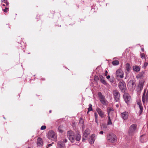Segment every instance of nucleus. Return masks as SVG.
Here are the masks:
<instances>
[{
  "instance_id": "1",
  "label": "nucleus",
  "mask_w": 148,
  "mask_h": 148,
  "mask_svg": "<svg viewBox=\"0 0 148 148\" xmlns=\"http://www.w3.org/2000/svg\"><path fill=\"white\" fill-rule=\"evenodd\" d=\"M67 136L71 142H74L75 140L79 141L81 139V135L78 131L77 132V135L75 136L72 131H69L67 132Z\"/></svg>"
},
{
  "instance_id": "2",
  "label": "nucleus",
  "mask_w": 148,
  "mask_h": 148,
  "mask_svg": "<svg viewBox=\"0 0 148 148\" xmlns=\"http://www.w3.org/2000/svg\"><path fill=\"white\" fill-rule=\"evenodd\" d=\"M107 140L111 143H115L117 141V137L113 133H111L107 135Z\"/></svg>"
},
{
  "instance_id": "3",
  "label": "nucleus",
  "mask_w": 148,
  "mask_h": 148,
  "mask_svg": "<svg viewBox=\"0 0 148 148\" xmlns=\"http://www.w3.org/2000/svg\"><path fill=\"white\" fill-rule=\"evenodd\" d=\"M112 95L114 100L119 102L120 97V94L117 90H114L112 91Z\"/></svg>"
},
{
  "instance_id": "4",
  "label": "nucleus",
  "mask_w": 148,
  "mask_h": 148,
  "mask_svg": "<svg viewBox=\"0 0 148 148\" xmlns=\"http://www.w3.org/2000/svg\"><path fill=\"white\" fill-rule=\"evenodd\" d=\"M137 128V125L136 124H133L131 125L129 128L128 133L130 135H132L136 131Z\"/></svg>"
},
{
  "instance_id": "5",
  "label": "nucleus",
  "mask_w": 148,
  "mask_h": 148,
  "mask_svg": "<svg viewBox=\"0 0 148 148\" xmlns=\"http://www.w3.org/2000/svg\"><path fill=\"white\" fill-rule=\"evenodd\" d=\"M119 87L121 92H125L126 86L124 82L120 81L119 84Z\"/></svg>"
},
{
  "instance_id": "6",
  "label": "nucleus",
  "mask_w": 148,
  "mask_h": 148,
  "mask_svg": "<svg viewBox=\"0 0 148 148\" xmlns=\"http://www.w3.org/2000/svg\"><path fill=\"white\" fill-rule=\"evenodd\" d=\"M48 137L49 139L53 140L56 138V136L54 131L51 130L48 133Z\"/></svg>"
},
{
  "instance_id": "7",
  "label": "nucleus",
  "mask_w": 148,
  "mask_h": 148,
  "mask_svg": "<svg viewBox=\"0 0 148 148\" xmlns=\"http://www.w3.org/2000/svg\"><path fill=\"white\" fill-rule=\"evenodd\" d=\"M98 94L101 103L103 105H105L107 101L105 96L103 95L101 92H99Z\"/></svg>"
},
{
  "instance_id": "8",
  "label": "nucleus",
  "mask_w": 148,
  "mask_h": 148,
  "mask_svg": "<svg viewBox=\"0 0 148 148\" xmlns=\"http://www.w3.org/2000/svg\"><path fill=\"white\" fill-rule=\"evenodd\" d=\"M123 75L124 73L121 69H118L116 71V77L123 78Z\"/></svg>"
},
{
  "instance_id": "9",
  "label": "nucleus",
  "mask_w": 148,
  "mask_h": 148,
  "mask_svg": "<svg viewBox=\"0 0 148 148\" xmlns=\"http://www.w3.org/2000/svg\"><path fill=\"white\" fill-rule=\"evenodd\" d=\"M146 91V90H145L142 96V101L144 104L145 102L147 101L148 99V91H147L145 95Z\"/></svg>"
},
{
  "instance_id": "10",
  "label": "nucleus",
  "mask_w": 148,
  "mask_h": 148,
  "mask_svg": "<svg viewBox=\"0 0 148 148\" xmlns=\"http://www.w3.org/2000/svg\"><path fill=\"white\" fill-rule=\"evenodd\" d=\"M96 111L98 113L99 116L101 118H103L105 116L104 112H103L100 108H96Z\"/></svg>"
},
{
  "instance_id": "11",
  "label": "nucleus",
  "mask_w": 148,
  "mask_h": 148,
  "mask_svg": "<svg viewBox=\"0 0 148 148\" xmlns=\"http://www.w3.org/2000/svg\"><path fill=\"white\" fill-rule=\"evenodd\" d=\"M123 97L125 102L128 103L130 99V97L129 94L127 93H124L123 95Z\"/></svg>"
},
{
  "instance_id": "12",
  "label": "nucleus",
  "mask_w": 148,
  "mask_h": 148,
  "mask_svg": "<svg viewBox=\"0 0 148 148\" xmlns=\"http://www.w3.org/2000/svg\"><path fill=\"white\" fill-rule=\"evenodd\" d=\"M137 104L139 106L140 109L139 114H141L143 110V108L141 103V101L140 100H137Z\"/></svg>"
},
{
  "instance_id": "13",
  "label": "nucleus",
  "mask_w": 148,
  "mask_h": 148,
  "mask_svg": "<svg viewBox=\"0 0 148 148\" xmlns=\"http://www.w3.org/2000/svg\"><path fill=\"white\" fill-rule=\"evenodd\" d=\"M135 82L134 80H131L128 82L127 86L130 89L133 88L135 86Z\"/></svg>"
},
{
  "instance_id": "14",
  "label": "nucleus",
  "mask_w": 148,
  "mask_h": 148,
  "mask_svg": "<svg viewBox=\"0 0 148 148\" xmlns=\"http://www.w3.org/2000/svg\"><path fill=\"white\" fill-rule=\"evenodd\" d=\"M122 118L124 120H127L128 117V114L127 112H124L121 114Z\"/></svg>"
},
{
  "instance_id": "15",
  "label": "nucleus",
  "mask_w": 148,
  "mask_h": 148,
  "mask_svg": "<svg viewBox=\"0 0 148 148\" xmlns=\"http://www.w3.org/2000/svg\"><path fill=\"white\" fill-rule=\"evenodd\" d=\"M37 144L38 146H42L43 145V141L42 140L40 137L38 138L37 141Z\"/></svg>"
},
{
  "instance_id": "16",
  "label": "nucleus",
  "mask_w": 148,
  "mask_h": 148,
  "mask_svg": "<svg viewBox=\"0 0 148 148\" xmlns=\"http://www.w3.org/2000/svg\"><path fill=\"white\" fill-rule=\"evenodd\" d=\"M58 148H65V145L62 141H60L58 143Z\"/></svg>"
},
{
  "instance_id": "17",
  "label": "nucleus",
  "mask_w": 148,
  "mask_h": 148,
  "mask_svg": "<svg viewBox=\"0 0 148 148\" xmlns=\"http://www.w3.org/2000/svg\"><path fill=\"white\" fill-rule=\"evenodd\" d=\"M95 137V134H92L90 138V140L89 143L91 144H93L94 142Z\"/></svg>"
},
{
  "instance_id": "18",
  "label": "nucleus",
  "mask_w": 148,
  "mask_h": 148,
  "mask_svg": "<svg viewBox=\"0 0 148 148\" xmlns=\"http://www.w3.org/2000/svg\"><path fill=\"white\" fill-rule=\"evenodd\" d=\"M90 130L88 129H86L84 132V137H87L90 134Z\"/></svg>"
},
{
  "instance_id": "19",
  "label": "nucleus",
  "mask_w": 148,
  "mask_h": 148,
  "mask_svg": "<svg viewBox=\"0 0 148 148\" xmlns=\"http://www.w3.org/2000/svg\"><path fill=\"white\" fill-rule=\"evenodd\" d=\"M107 112L108 113V116H112V114L114 112V111L112 110L111 108H110L108 109Z\"/></svg>"
},
{
  "instance_id": "20",
  "label": "nucleus",
  "mask_w": 148,
  "mask_h": 148,
  "mask_svg": "<svg viewBox=\"0 0 148 148\" xmlns=\"http://www.w3.org/2000/svg\"><path fill=\"white\" fill-rule=\"evenodd\" d=\"M133 69L134 71L138 72L140 71V68L138 66L136 65L133 66Z\"/></svg>"
},
{
  "instance_id": "21",
  "label": "nucleus",
  "mask_w": 148,
  "mask_h": 148,
  "mask_svg": "<svg viewBox=\"0 0 148 148\" xmlns=\"http://www.w3.org/2000/svg\"><path fill=\"white\" fill-rule=\"evenodd\" d=\"M126 70L128 72H129L131 69V66L130 65L129 63H127L126 64Z\"/></svg>"
},
{
  "instance_id": "22",
  "label": "nucleus",
  "mask_w": 148,
  "mask_h": 148,
  "mask_svg": "<svg viewBox=\"0 0 148 148\" xmlns=\"http://www.w3.org/2000/svg\"><path fill=\"white\" fill-rule=\"evenodd\" d=\"M145 136L144 135H142L141 136L140 138V141L142 143L146 141V139L144 137Z\"/></svg>"
},
{
  "instance_id": "23",
  "label": "nucleus",
  "mask_w": 148,
  "mask_h": 148,
  "mask_svg": "<svg viewBox=\"0 0 148 148\" xmlns=\"http://www.w3.org/2000/svg\"><path fill=\"white\" fill-rule=\"evenodd\" d=\"M112 64L114 65H118L119 64L118 60H114L112 62Z\"/></svg>"
},
{
  "instance_id": "24",
  "label": "nucleus",
  "mask_w": 148,
  "mask_h": 148,
  "mask_svg": "<svg viewBox=\"0 0 148 148\" xmlns=\"http://www.w3.org/2000/svg\"><path fill=\"white\" fill-rule=\"evenodd\" d=\"M63 126H60L58 127V130L60 132H63Z\"/></svg>"
},
{
  "instance_id": "25",
  "label": "nucleus",
  "mask_w": 148,
  "mask_h": 148,
  "mask_svg": "<svg viewBox=\"0 0 148 148\" xmlns=\"http://www.w3.org/2000/svg\"><path fill=\"white\" fill-rule=\"evenodd\" d=\"M101 128L102 130L105 131L107 129V126L106 125L103 124L102 125Z\"/></svg>"
},
{
  "instance_id": "26",
  "label": "nucleus",
  "mask_w": 148,
  "mask_h": 148,
  "mask_svg": "<svg viewBox=\"0 0 148 148\" xmlns=\"http://www.w3.org/2000/svg\"><path fill=\"white\" fill-rule=\"evenodd\" d=\"M92 105L91 104H90L89 105V108H88V111L87 113H88L89 111H92Z\"/></svg>"
},
{
  "instance_id": "27",
  "label": "nucleus",
  "mask_w": 148,
  "mask_h": 148,
  "mask_svg": "<svg viewBox=\"0 0 148 148\" xmlns=\"http://www.w3.org/2000/svg\"><path fill=\"white\" fill-rule=\"evenodd\" d=\"M108 116V125H110L112 124V123L111 121V120L110 119V116Z\"/></svg>"
},
{
  "instance_id": "28",
  "label": "nucleus",
  "mask_w": 148,
  "mask_h": 148,
  "mask_svg": "<svg viewBox=\"0 0 148 148\" xmlns=\"http://www.w3.org/2000/svg\"><path fill=\"white\" fill-rule=\"evenodd\" d=\"M94 80L96 82H98L99 79L98 76H97L95 75L94 76Z\"/></svg>"
},
{
  "instance_id": "29",
  "label": "nucleus",
  "mask_w": 148,
  "mask_h": 148,
  "mask_svg": "<svg viewBox=\"0 0 148 148\" xmlns=\"http://www.w3.org/2000/svg\"><path fill=\"white\" fill-rule=\"evenodd\" d=\"M141 58L142 59H145V54L144 53H141L140 54Z\"/></svg>"
},
{
  "instance_id": "30",
  "label": "nucleus",
  "mask_w": 148,
  "mask_h": 148,
  "mask_svg": "<svg viewBox=\"0 0 148 148\" xmlns=\"http://www.w3.org/2000/svg\"><path fill=\"white\" fill-rule=\"evenodd\" d=\"M101 82L105 85H107V83L104 79L102 80Z\"/></svg>"
},
{
  "instance_id": "31",
  "label": "nucleus",
  "mask_w": 148,
  "mask_h": 148,
  "mask_svg": "<svg viewBox=\"0 0 148 148\" xmlns=\"http://www.w3.org/2000/svg\"><path fill=\"white\" fill-rule=\"evenodd\" d=\"M46 126L45 125H43L41 127L40 129L41 130H44L46 129Z\"/></svg>"
},
{
  "instance_id": "32",
  "label": "nucleus",
  "mask_w": 148,
  "mask_h": 148,
  "mask_svg": "<svg viewBox=\"0 0 148 148\" xmlns=\"http://www.w3.org/2000/svg\"><path fill=\"white\" fill-rule=\"evenodd\" d=\"M8 10V8L6 7L5 9L3 10V11L4 12H7Z\"/></svg>"
},
{
  "instance_id": "33",
  "label": "nucleus",
  "mask_w": 148,
  "mask_h": 148,
  "mask_svg": "<svg viewBox=\"0 0 148 148\" xmlns=\"http://www.w3.org/2000/svg\"><path fill=\"white\" fill-rule=\"evenodd\" d=\"M140 86L141 89L143 88V83H140Z\"/></svg>"
},
{
  "instance_id": "34",
  "label": "nucleus",
  "mask_w": 148,
  "mask_h": 148,
  "mask_svg": "<svg viewBox=\"0 0 148 148\" xmlns=\"http://www.w3.org/2000/svg\"><path fill=\"white\" fill-rule=\"evenodd\" d=\"M94 115L95 119H97L98 116L97 113L96 112H95L94 113Z\"/></svg>"
},
{
  "instance_id": "35",
  "label": "nucleus",
  "mask_w": 148,
  "mask_h": 148,
  "mask_svg": "<svg viewBox=\"0 0 148 148\" xmlns=\"http://www.w3.org/2000/svg\"><path fill=\"white\" fill-rule=\"evenodd\" d=\"M100 81H101L103 79V77L102 75H100L99 76Z\"/></svg>"
},
{
  "instance_id": "36",
  "label": "nucleus",
  "mask_w": 148,
  "mask_h": 148,
  "mask_svg": "<svg viewBox=\"0 0 148 148\" xmlns=\"http://www.w3.org/2000/svg\"><path fill=\"white\" fill-rule=\"evenodd\" d=\"M53 143H52L51 144H49L48 145H47L46 148H48L49 147H50V146H52V144Z\"/></svg>"
},
{
  "instance_id": "37",
  "label": "nucleus",
  "mask_w": 148,
  "mask_h": 148,
  "mask_svg": "<svg viewBox=\"0 0 148 148\" xmlns=\"http://www.w3.org/2000/svg\"><path fill=\"white\" fill-rule=\"evenodd\" d=\"M95 121L96 123H97V125H98L99 124L98 121V119H95Z\"/></svg>"
},
{
  "instance_id": "38",
  "label": "nucleus",
  "mask_w": 148,
  "mask_h": 148,
  "mask_svg": "<svg viewBox=\"0 0 148 148\" xmlns=\"http://www.w3.org/2000/svg\"><path fill=\"white\" fill-rule=\"evenodd\" d=\"M148 64V63H145L144 64V66L145 67H146V66Z\"/></svg>"
},
{
  "instance_id": "39",
  "label": "nucleus",
  "mask_w": 148,
  "mask_h": 148,
  "mask_svg": "<svg viewBox=\"0 0 148 148\" xmlns=\"http://www.w3.org/2000/svg\"><path fill=\"white\" fill-rule=\"evenodd\" d=\"M108 73V72L107 71H105V75L106 76L107 75V74Z\"/></svg>"
},
{
  "instance_id": "40",
  "label": "nucleus",
  "mask_w": 148,
  "mask_h": 148,
  "mask_svg": "<svg viewBox=\"0 0 148 148\" xmlns=\"http://www.w3.org/2000/svg\"><path fill=\"white\" fill-rule=\"evenodd\" d=\"M103 131H101L100 132H99V134H103Z\"/></svg>"
},
{
  "instance_id": "41",
  "label": "nucleus",
  "mask_w": 148,
  "mask_h": 148,
  "mask_svg": "<svg viewBox=\"0 0 148 148\" xmlns=\"http://www.w3.org/2000/svg\"><path fill=\"white\" fill-rule=\"evenodd\" d=\"M6 6H8V4H9V3H8V2L6 1Z\"/></svg>"
},
{
  "instance_id": "42",
  "label": "nucleus",
  "mask_w": 148,
  "mask_h": 148,
  "mask_svg": "<svg viewBox=\"0 0 148 148\" xmlns=\"http://www.w3.org/2000/svg\"><path fill=\"white\" fill-rule=\"evenodd\" d=\"M110 76L109 75L107 76L106 77L108 79H109L110 78Z\"/></svg>"
},
{
  "instance_id": "43",
  "label": "nucleus",
  "mask_w": 148,
  "mask_h": 148,
  "mask_svg": "<svg viewBox=\"0 0 148 148\" xmlns=\"http://www.w3.org/2000/svg\"><path fill=\"white\" fill-rule=\"evenodd\" d=\"M67 139H65L64 140V142L65 143H66L67 142Z\"/></svg>"
},
{
  "instance_id": "44",
  "label": "nucleus",
  "mask_w": 148,
  "mask_h": 148,
  "mask_svg": "<svg viewBox=\"0 0 148 148\" xmlns=\"http://www.w3.org/2000/svg\"><path fill=\"white\" fill-rule=\"evenodd\" d=\"M116 107L117 108H118L119 107V105L118 104H116Z\"/></svg>"
},
{
  "instance_id": "45",
  "label": "nucleus",
  "mask_w": 148,
  "mask_h": 148,
  "mask_svg": "<svg viewBox=\"0 0 148 148\" xmlns=\"http://www.w3.org/2000/svg\"><path fill=\"white\" fill-rule=\"evenodd\" d=\"M5 1V0H1L2 2H3Z\"/></svg>"
},
{
  "instance_id": "46",
  "label": "nucleus",
  "mask_w": 148,
  "mask_h": 148,
  "mask_svg": "<svg viewBox=\"0 0 148 148\" xmlns=\"http://www.w3.org/2000/svg\"><path fill=\"white\" fill-rule=\"evenodd\" d=\"M42 80H45V79L44 78H43V79L42 78Z\"/></svg>"
},
{
  "instance_id": "47",
  "label": "nucleus",
  "mask_w": 148,
  "mask_h": 148,
  "mask_svg": "<svg viewBox=\"0 0 148 148\" xmlns=\"http://www.w3.org/2000/svg\"><path fill=\"white\" fill-rule=\"evenodd\" d=\"M49 112L50 113H51V110H50L49 111Z\"/></svg>"
},
{
  "instance_id": "48",
  "label": "nucleus",
  "mask_w": 148,
  "mask_h": 148,
  "mask_svg": "<svg viewBox=\"0 0 148 148\" xmlns=\"http://www.w3.org/2000/svg\"><path fill=\"white\" fill-rule=\"evenodd\" d=\"M3 5V6H5V4H3V5Z\"/></svg>"
},
{
  "instance_id": "49",
  "label": "nucleus",
  "mask_w": 148,
  "mask_h": 148,
  "mask_svg": "<svg viewBox=\"0 0 148 148\" xmlns=\"http://www.w3.org/2000/svg\"><path fill=\"white\" fill-rule=\"evenodd\" d=\"M111 81V82H113V81Z\"/></svg>"
},
{
  "instance_id": "50",
  "label": "nucleus",
  "mask_w": 148,
  "mask_h": 148,
  "mask_svg": "<svg viewBox=\"0 0 148 148\" xmlns=\"http://www.w3.org/2000/svg\"><path fill=\"white\" fill-rule=\"evenodd\" d=\"M27 148H30L29 147H28Z\"/></svg>"
}]
</instances>
